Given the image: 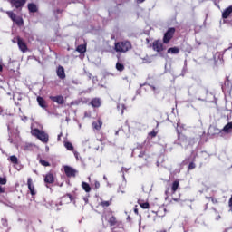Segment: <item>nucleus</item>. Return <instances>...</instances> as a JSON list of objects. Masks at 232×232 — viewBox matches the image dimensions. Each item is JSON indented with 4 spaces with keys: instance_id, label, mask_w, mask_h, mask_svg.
I'll list each match as a JSON object with an SVG mask.
<instances>
[{
    "instance_id": "nucleus-1",
    "label": "nucleus",
    "mask_w": 232,
    "mask_h": 232,
    "mask_svg": "<svg viewBox=\"0 0 232 232\" xmlns=\"http://www.w3.org/2000/svg\"><path fill=\"white\" fill-rule=\"evenodd\" d=\"M131 48H133V45L131 44V42L128 40L118 42L114 44L115 52H118L120 53H126V52H130Z\"/></svg>"
},
{
    "instance_id": "nucleus-2",
    "label": "nucleus",
    "mask_w": 232,
    "mask_h": 232,
    "mask_svg": "<svg viewBox=\"0 0 232 232\" xmlns=\"http://www.w3.org/2000/svg\"><path fill=\"white\" fill-rule=\"evenodd\" d=\"M31 133L34 137H36V139L41 140V142H44L46 144V142H48V140H49L48 134H46V132H44L37 128L33 129L31 130Z\"/></svg>"
},
{
    "instance_id": "nucleus-3",
    "label": "nucleus",
    "mask_w": 232,
    "mask_h": 232,
    "mask_svg": "<svg viewBox=\"0 0 232 232\" xmlns=\"http://www.w3.org/2000/svg\"><path fill=\"white\" fill-rule=\"evenodd\" d=\"M5 14L11 18L13 23H15L16 26H23V24H24L23 17L17 16L14 11H6Z\"/></svg>"
},
{
    "instance_id": "nucleus-4",
    "label": "nucleus",
    "mask_w": 232,
    "mask_h": 232,
    "mask_svg": "<svg viewBox=\"0 0 232 232\" xmlns=\"http://www.w3.org/2000/svg\"><path fill=\"white\" fill-rule=\"evenodd\" d=\"M177 29L175 27H169L163 35V44H169L171 39H173Z\"/></svg>"
},
{
    "instance_id": "nucleus-5",
    "label": "nucleus",
    "mask_w": 232,
    "mask_h": 232,
    "mask_svg": "<svg viewBox=\"0 0 232 232\" xmlns=\"http://www.w3.org/2000/svg\"><path fill=\"white\" fill-rule=\"evenodd\" d=\"M152 49L154 50V52H164V44H162V41L160 40H155L152 43Z\"/></svg>"
},
{
    "instance_id": "nucleus-6",
    "label": "nucleus",
    "mask_w": 232,
    "mask_h": 232,
    "mask_svg": "<svg viewBox=\"0 0 232 232\" xmlns=\"http://www.w3.org/2000/svg\"><path fill=\"white\" fill-rule=\"evenodd\" d=\"M16 39H17V44H18L19 50L23 52V53H26V52H28V45L26 44L24 40H23V38L19 36Z\"/></svg>"
},
{
    "instance_id": "nucleus-7",
    "label": "nucleus",
    "mask_w": 232,
    "mask_h": 232,
    "mask_svg": "<svg viewBox=\"0 0 232 232\" xmlns=\"http://www.w3.org/2000/svg\"><path fill=\"white\" fill-rule=\"evenodd\" d=\"M44 180L46 184V188H49L48 184H53L55 182V177L53 176V173L49 172L44 176Z\"/></svg>"
},
{
    "instance_id": "nucleus-8",
    "label": "nucleus",
    "mask_w": 232,
    "mask_h": 232,
    "mask_svg": "<svg viewBox=\"0 0 232 232\" xmlns=\"http://www.w3.org/2000/svg\"><path fill=\"white\" fill-rule=\"evenodd\" d=\"M27 187L32 197H34V195H37V191L35 190V186L34 185V181L32 180V178L27 179Z\"/></svg>"
},
{
    "instance_id": "nucleus-9",
    "label": "nucleus",
    "mask_w": 232,
    "mask_h": 232,
    "mask_svg": "<svg viewBox=\"0 0 232 232\" xmlns=\"http://www.w3.org/2000/svg\"><path fill=\"white\" fill-rule=\"evenodd\" d=\"M92 108H101L102 106V100L101 98H92L89 103Z\"/></svg>"
},
{
    "instance_id": "nucleus-10",
    "label": "nucleus",
    "mask_w": 232,
    "mask_h": 232,
    "mask_svg": "<svg viewBox=\"0 0 232 232\" xmlns=\"http://www.w3.org/2000/svg\"><path fill=\"white\" fill-rule=\"evenodd\" d=\"M11 6H14V8H23L24 5H26V0H11Z\"/></svg>"
},
{
    "instance_id": "nucleus-11",
    "label": "nucleus",
    "mask_w": 232,
    "mask_h": 232,
    "mask_svg": "<svg viewBox=\"0 0 232 232\" xmlns=\"http://www.w3.org/2000/svg\"><path fill=\"white\" fill-rule=\"evenodd\" d=\"M64 173H65L66 177H68L70 179L72 177H75L77 171L70 166H65L64 167Z\"/></svg>"
},
{
    "instance_id": "nucleus-12",
    "label": "nucleus",
    "mask_w": 232,
    "mask_h": 232,
    "mask_svg": "<svg viewBox=\"0 0 232 232\" xmlns=\"http://www.w3.org/2000/svg\"><path fill=\"white\" fill-rule=\"evenodd\" d=\"M222 132L224 137L226 135H229V133L232 132V121L228 122L227 124H226L223 129H222Z\"/></svg>"
},
{
    "instance_id": "nucleus-13",
    "label": "nucleus",
    "mask_w": 232,
    "mask_h": 232,
    "mask_svg": "<svg viewBox=\"0 0 232 232\" xmlns=\"http://www.w3.org/2000/svg\"><path fill=\"white\" fill-rule=\"evenodd\" d=\"M50 99L53 101V102H56L57 104L64 103V97L63 95L50 96Z\"/></svg>"
},
{
    "instance_id": "nucleus-14",
    "label": "nucleus",
    "mask_w": 232,
    "mask_h": 232,
    "mask_svg": "<svg viewBox=\"0 0 232 232\" xmlns=\"http://www.w3.org/2000/svg\"><path fill=\"white\" fill-rule=\"evenodd\" d=\"M118 62L116 63V70L118 72H124L125 67L124 63H122V60H121V55H117Z\"/></svg>"
},
{
    "instance_id": "nucleus-15",
    "label": "nucleus",
    "mask_w": 232,
    "mask_h": 232,
    "mask_svg": "<svg viewBox=\"0 0 232 232\" xmlns=\"http://www.w3.org/2000/svg\"><path fill=\"white\" fill-rule=\"evenodd\" d=\"M59 79H66V73L64 72V67L59 65L56 70Z\"/></svg>"
},
{
    "instance_id": "nucleus-16",
    "label": "nucleus",
    "mask_w": 232,
    "mask_h": 232,
    "mask_svg": "<svg viewBox=\"0 0 232 232\" xmlns=\"http://www.w3.org/2000/svg\"><path fill=\"white\" fill-rule=\"evenodd\" d=\"M210 131H212V135H218V137H224V132L222 131V129L220 130L216 126L211 127Z\"/></svg>"
},
{
    "instance_id": "nucleus-17",
    "label": "nucleus",
    "mask_w": 232,
    "mask_h": 232,
    "mask_svg": "<svg viewBox=\"0 0 232 232\" xmlns=\"http://www.w3.org/2000/svg\"><path fill=\"white\" fill-rule=\"evenodd\" d=\"M179 188H180V181L179 179H176L174 182H172L171 185V193L175 194L177 193V189H179Z\"/></svg>"
},
{
    "instance_id": "nucleus-18",
    "label": "nucleus",
    "mask_w": 232,
    "mask_h": 232,
    "mask_svg": "<svg viewBox=\"0 0 232 232\" xmlns=\"http://www.w3.org/2000/svg\"><path fill=\"white\" fill-rule=\"evenodd\" d=\"M231 14H232V5L228 6L227 8H226L224 10V12L222 13V18L227 19V17H229V15H231Z\"/></svg>"
},
{
    "instance_id": "nucleus-19",
    "label": "nucleus",
    "mask_w": 232,
    "mask_h": 232,
    "mask_svg": "<svg viewBox=\"0 0 232 232\" xmlns=\"http://www.w3.org/2000/svg\"><path fill=\"white\" fill-rule=\"evenodd\" d=\"M37 102L41 108H44V109L48 108V105L46 104V101L44 100V98L38 96Z\"/></svg>"
},
{
    "instance_id": "nucleus-20",
    "label": "nucleus",
    "mask_w": 232,
    "mask_h": 232,
    "mask_svg": "<svg viewBox=\"0 0 232 232\" xmlns=\"http://www.w3.org/2000/svg\"><path fill=\"white\" fill-rule=\"evenodd\" d=\"M176 131L178 133V140H179V142H186V140H188L186 135L182 134V132L179 130V128L176 129Z\"/></svg>"
},
{
    "instance_id": "nucleus-21",
    "label": "nucleus",
    "mask_w": 232,
    "mask_h": 232,
    "mask_svg": "<svg viewBox=\"0 0 232 232\" xmlns=\"http://www.w3.org/2000/svg\"><path fill=\"white\" fill-rule=\"evenodd\" d=\"M27 8L31 14H35L39 9L37 8V5L34 3H30L27 5Z\"/></svg>"
},
{
    "instance_id": "nucleus-22",
    "label": "nucleus",
    "mask_w": 232,
    "mask_h": 232,
    "mask_svg": "<svg viewBox=\"0 0 232 232\" xmlns=\"http://www.w3.org/2000/svg\"><path fill=\"white\" fill-rule=\"evenodd\" d=\"M180 53V49L179 47H170L168 49L167 53H171L172 55H177V53Z\"/></svg>"
},
{
    "instance_id": "nucleus-23",
    "label": "nucleus",
    "mask_w": 232,
    "mask_h": 232,
    "mask_svg": "<svg viewBox=\"0 0 232 232\" xmlns=\"http://www.w3.org/2000/svg\"><path fill=\"white\" fill-rule=\"evenodd\" d=\"M92 127L94 128V130H101V128H102V121H101V119H98L97 121H93Z\"/></svg>"
},
{
    "instance_id": "nucleus-24",
    "label": "nucleus",
    "mask_w": 232,
    "mask_h": 232,
    "mask_svg": "<svg viewBox=\"0 0 232 232\" xmlns=\"http://www.w3.org/2000/svg\"><path fill=\"white\" fill-rule=\"evenodd\" d=\"M108 222L111 227L117 226L119 224V221L117 220V218L115 216H111L109 218Z\"/></svg>"
},
{
    "instance_id": "nucleus-25",
    "label": "nucleus",
    "mask_w": 232,
    "mask_h": 232,
    "mask_svg": "<svg viewBox=\"0 0 232 232\" xmlns=\"http://www.w3.org/2000/svg\"><path fill=\"white\" fill-rule=\"evenodd\" d=\"M76 52L79 53H86V44H80L76 48Z\"/></svg>"
},
{
    "instance_id": "nucleus-26",
    "label": "nucleus",
    "mask_w": 232,
    "mask_h": 232,
    "mask_svg": "<svg viewBox=\"0 0 232 232\" xmlns=\"http://www.w3.org/2000/svg\"><path fill=\"white\" fill-rule=\"evenodd\" d=\"M82 188L86 193H90V191H92V187H90V184L87 182H82Z\"/></svg>"
},
{
    "instance_id": "nucleus-27",
    "label": "nucleus",
    "mask_w": 232,
    "mask_h": 232,
    "mask_svg": "<svg viewBox=\"0 0 232 232\" xmlns=\"http://www.w3.org/2000/svg\"><path fill=\"white\" fill-rule=\"evenodd\" d=\"M139 205L142 209H150V203L149 202H144V201H139Z\"/></svg>"
},
{
    "instance_id": "nucleus-28",
    "label": "nucleus",
    "mask_w": 232,
    "mask_h": 232,
    "mask_svg": "<svg viewBox=\"0 0 232 232\" xmlns=\"http://www.w3.org/2000/svg\"><path fill=\"white\" fill-rule=\"evenodd\" d=\"M100 206L102 208H110V206H111V199L109 201H101Z\"/></svg>"
},
{
    "instance_id": "nucleus-29",
    "label": "nucleus",
    "mask_w": 232,
    "mask_h": 232,
    "mask_svg": "<svg viewBox=\"0 0 232 232\" xmlns=\"http://www.w3.org/2000/svg\"><path fill=\"white\" fill-rule=\"evenodd\" d=\"M64 147L66 148V150H68V151H73V144H72V142L66 141L64 143Z\"/></svg>"
},
{
    "instance_id": "nucleus-30",
    "label": "nucleus",
    "mask_w": 232,
    "mask_h": 232,
    "mask_svg": "<svg viewBox=\"0 0 232 232\" xmlns=\"http://www.w3.org/2000/svg\"><path fill=\"white\" fill-rule=\"evenodd\" d=\"M8 160L12 164H19V159H17L15 155L10 156Z\"/></svg>"
},
{
    "instance_id": "nucleus-31",
    "label": "nucleus",
    "mask_w": 232,
    "mask_h": 232,
    "mask_svg": "<svg viewBox=\"0 0 232 232\" xmlns=\"http://www.w3.org/2000/svg\"><path fill=\"white\" fill-rule=\"evenodd\" d=\"M39 162L42 166H45V167H49L50 166V162L43 160V159H39Z\"/></svg>"
},
{
    "instance_id": "nucleus-32",
    "label": "nucleus",
    "mask_w": 232,
    "mask_h": 232,
    "mask_svg": "<svg viewBox=\"0 0 232 232\" xmlns=\"http://www.w3.org/2000/svg\"><path fill=\"white\" fill-rule=\"evenodd\" d=\"M159 132L157 131V130H152V131H150V133H149V137H151V139H155V137H157V134H158Z\"/></svg>"
},
{
    "instance_id": "nucleus-33",
    "label": "nucleus",
    "mask_w": 232,
    "mask_h": 232,
    "mask_svg": "<svg viewBox=\"0 0 232 232\" xmlns=\"http://www.w3.org/2000/svg\"><path fill=\"white\" fill-rule=\"evenodd\" d=\"M197 168V165L195 164V162H190L188 165V171H191V169H195Z\"/></svg>"
},
{
    "instance_id": "nucleus-34",
    "label": "nucleus",
    "mask_w": 232,
    "mask_h": 232,
    "mask_svg": "<svg viewBox=\"0 0 232 232\" xmlns=\"http://www.w3.org/2000/svg\"><path fill=\"white\" fill-rule=\"evenodd\" d=\"M0 184L2 186H5V184H6V178L0 177Z\"/></svg>"
},
{
    "instance_id": "nucleus-35",
    "label": "nucleus",
    "mask_w": 232,
    "mask_h": 232,
    "mask_svg": "<svg viewBox=\"0 0 232 232\" xmlns=\"http://www.w3.org/2000/svg\"><path fill=\"white\" fill-rule=\"evenodd\" d=\"M101 188V183L99 181L94 182V189H99Z\"/></svg>"
},
{
    "instance_id": "nucleus-36",
    "label": "nucleus",
    "mask_w": 232,
    "mask_h": 232,
    "mask_svg": "<svg viewBox=\"0 0 232 232\" xmlns=\"http://www.w3.org/2000/svg\"><path fill=\"white\" fill-rule=\"evenodd\" d=\"M146 156V151H140V154L138 155V157H140V159H142V157Z\"/></svg>"
},
{
    "instance_id": "nucleus-37",
    "label": "nucleus",
    "mask_w": 232,
    "mask_h": 232,
    "mask_svg": "<svg viewBox=\"0 0 232 232\" xmlns=\"http://www.w3.org/2000/svg\"><path fill=\"white\" fill-rule=\"evenodd\" d=\"M65 197H68V198H70L71 202H73V196H72V194H66Z\"/></svg>"
},
{
    "instance_id": "nucleus-38",
    "label": "nucleus",
    "mask_w": 232,
    "mask_h": 232,
    "mask_svg": "<svg viewBox=\"0 0 232 232\" xmlns=\"http://www.w3.org/2000/svg\"><path fill=\"white\" fill-rule=\"evenodd\" d=\"M1 193H5V188L0 186V195H1Z\"/></svg>"
},
{
    "instance_id": "nucleus-39",
    "label": "nucleus",
    "mask_w": 232,
    "mask_h": 232,
    "mask_svg": "<svg viewBox=\"0 0 232 232\" xmlns=\"http://www.w3.org/2000/svg\"><path fill=\"white\" fill-rule=\"evenodd\" d=\"M144 1H146V0H137V3H138L139 5H140V3H144Z\"/></svg>"
},
{
    "instance_id": "nucleus-40",
    "label": "nucleus",
    "mask_w": 232,
    "mask_h": 232,
    "mask_svg": "<svg viewBox=\"0 0 232 232\" xmlns=\"http://www.w3.org/2000/svg\"><path fill=\"white\" fill-rule=\"evenodd\" d=\"M134 213H135L136 215H139V209L135 208V209H134Z\"/></svg>"
},
{
    "instance_id": "nucleus-41",
    "label": "nucleus",
    "mask_w": 232,
    "mask_h": 232,
    "mask_svg": "<svg viewBox=\"0 0 232 232\" xmlns=\"http://www.w3.org/2000/svg\"><path fill=\"white\" fill-rule=\"evenodd\" d=\"M84 116H85V117H90L91 114H90V113L88 114V112H85V113H84Z\"/></svg>"
},
{
    "instance_id": "nucleus-42",
    "label": "nucleus",
    "mask_w": 232,
    "mask_h": 232,
    "mask_svg": "<svg viewBox=\"0 0 232 232\" xmlns=\"http://www.w3.org/2000/svg\"><path fill=\"white\" fill-rule=\"evenodd\" d=\"M0 72H3V65L0 64Z\"/></svg>"
},
{
    "instance_id": "nucleus-43",
    "label": "nucleus",
    "mask_w": 232,
    "mask_h": 232,
    "mask_svg": "<svg viewBox=\"0 0 232 232\" xmlns=\"http://www.w3.org/2000/svg\"><path fill=\"white\" fill-rule=\"evenodd\" d=\"M73 104H75V102H71V106H73Z\"/></svg>"
},
{
    "instance_id": "nucleus-44",
    "label": "nucleus",
    "mask_w": 232,
    "mask_h": 232,
    "mask_svg": "<svg viewBox=\"0 0 232 232\" xmlns=\"http://www.w3.org/2000/svg\"><path fill=\"white\" fill-rule=\"evenodd\" d=\"M115 135H119V130H116V131H115Z\"/></svg>"
},
{
    "instance_id": "nucleus-45",
    "label": "nucleus",
    "mask_w": 232,
    "mask_h": 232,
    "mask_svg": "<svg viewBox=\"0 0 232 232\" xmlns=\"http://www.w3.org/2000/svg\"><path fill=\"white\" fill-rule=\"evenodd\" d=\"M160 232H168L166 229L160 230Z\"/></svg>"
},
{
    "instance_id": "nucleus-46",
    "label": "nucleus",
    "mask_w": 232,
    "mask_h": 232,
    "mask_svg": "<svg viewBox=\"0 0 232 232\" xmlns=\"http://www.w3.org/2000/svg\"><path fill=\"white\" fill-rule=\"evenodd\" d=\"M166 195H168V190L165 191Z\"/></svg>"
},
{
    "instance_id": "nucleus-47",
    "label": "nucleus",
    "mask_w": 232,
    "mask_h": 232,
    "mask_svg": "<svg viewBox=\"0 0 232 232\" xmlns=\"http://www.w3.org/2000/svg\"><path fill=\"white\" fill-rule=\"evenodd\" d=\"M60 138H61V135L58 136V139H60Z\"/></svg>"
}]
</instances>
